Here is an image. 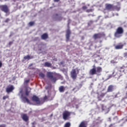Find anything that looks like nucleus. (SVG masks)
I'll list each match as a JSON object with an SVG mask.
<instances>
[{"instance_id":"f257e3e1","label":"nucleus","mask_w":127,"mask_h":127,"mask_svg":"<svg viewBox=\"0 0 127 127\" xmlns=\"http://www.w3.org/2000/svg\"><path fill=\"white\" fill-rule=\"evenodd\" d=\"M93 68L91 69L89 71L90 75H97V76H101L102 72H103V68L101 66H97L93 65Z\"/></svg>"},{"instance_id":"f03ea898","label":"nucleus","mask_w":127,"mask_h":127,"mask_svg":"<svg viewBox=\"0 0 127 127\" xmlns=\"http://www.w3.org/2000/svg\"><path fill=\"white\" fill-rule=\"evenodd\" d=\"M124 28L122 27H118L114 33V37L116 38H120L123 36V34H124Z\"/></svg>"},{"instance_id":"7ed1b4c3","label":"nucleus","mask_w":127,"mask_h":127,"mask_svg":"<svg viewBox=\"0 0 127 127\" xmlns=\"http://www.w3.org/2000/svg\"><path fill=\"white\" fill-rule=\"evenodd\" d=\"M55 74H54V72H48L47 73V77L50 79V81H51V82H52L53 83H56V81H57V80H58V79H57V77H56V76H55Z\"/></svg>"},{"instance_id":"20e7f679","label":"nucleus","mask_w":127,"mask_h":127,"mask_svg":"<svg viewBox=\"0 0 127 127\" xmlns=\"http://www.w3.org/2000/svg\"><path fill=\"white\" fill-rule=\"evenodd\" d=\"M103 37H106V34L104 33H98L94 34L93 36V38L94 40H97V39H101Z\"/></svg>"},{"instance_id":"39448f33","label":"nucleus","mask_w":127,"mask_h":127,"mask_svg":"<svg viewBox=\"0 0 127 127\" xmlns=\"http://www.w3.org/2000/svg\"><path fill=\"white\" fill-rule=\"evenodd\" d=\"M79 71H80V69H78L77 68H76L75 69H73L71 70L70 75H71V78H72V79L75 80V79H76V78H77V75H78V74H79Z\"/></svg>"},{"instance_id":"423d86ee","label":"nucleus","mask_w":127,"mask_h":127,"mask_svg":"<svg viewBox=\"0 0 127 127\" xmlns=\"http://www.w3.org/2000/svg\"><path fill=\"white\" fill-rule=\"evenodd\" d=\"M112 76L117 79H120V77L123 76V73L120 71L114 70L112 73Z\"/></svg>"},{"instance_id":"0eeeda50","label":"nucleus","mask_w":127,"mask_h":127,"mask_svg":"<svg viewBox=\"0 0 127 127\" xmlns=\"http://www.w3.org/2000/svg\"><path fill=\"white\" fill-rule=\"evenodd\" d=\"M70 116H71V112L65 111H64L63 113V118L64 121H67L70 119Z\"/></svg>"},{"instance_id":"6e6552de","label":"nucleus","mask_w":127,"mask_h":127,"mask_svg":"<svg viewBox=\"0 0 127 127\" xmlns=\"http://www.w3.org/2000/svg\"><path fill=\"white\" fill-rule=\"evenodd\" d=\"M0 9L1 11L5 12V13H8L9 12V9L8 8V6L7 5H0Z\"/></svg>"},{"instance_id":"1a4fd4ad","label":"nucleus","mask_w":127,"mask_h":127,"mask_svg":"<svg viewBox=\"0 0 127 127\" xmlns=\"http://www.w3.org/2000/svg\"><path fill=\"white\" fill-rule=\"evenodd\" d=\"M52 18L55 21H61V20L63 19V17L62 16H59V14H58V13H56L54 14Z\"/></svg>"},{"instance_id":"9d476101","label":"nucleus","mask_w":127,"mask_h":127,"mask_svg":"<svg viewBox=\"0 0 127 127\" xmlns=\"http://www.w3.org/2000/svg\"><path fill=\"white\" fill-rule=\"evenodd\" d=\"M71 37V30L70 28H68L66 30V34H65V38H66V42H68L70 41V37Z\"/></svg>"},{"instance_id":"9b49d317","label":"nucleus","mask_w":127,"mask_h":127,"mask_svg":"<svg viewBox=\"0 0 127 127\" xmlns=\"http://www.w3.org/2000/svg\"><path fill=\"white\" fill-rule=\"evenodd\" d=\"M32 101H33V102H35V103H37V105H39L40 104V99L36 95H33L32 96Z\"/></svg>"},{"instance_id":"f8f14e48","label":"nucleus","mask_w":127,"mask_h":127,"mask_svg":"<svg viewBox=\"0 0 127 127\" xmlns=\"http://www.w3.org/2000/svg\"><path fill=\"white\" fill-rule=\"evenodd\" d=\"M97 99L98 101H102L103 99H104V97L105 96H106V93H103L101 92L100 93H97Z\"/></svg>"},{"instance_id":"ddd939ff","label":"nucleus","mask_w":127,"mask_h":127,"mask_svg":"<svg viewBox=\"0 0 127 127\" xmlns=\"http://www.w3.org/2000/svg\"><path fill=\"white\" fill-rule=\"evenodd\" d=\"M105 8L107 10L114 11V5L112 4L106 3L105 4Z\"/></svg>"},{"instance_id":"4468645a","label":"nucleus","mask_w":127,"mask_h":127,"mask_svg":"<svg viewBox=\"0 0 127 127\" xmlns=\"http://www.w3.org/2000/svg\"><path fill=\"white\" fill-rule=\"evenodd\" d=\"M124 46H125V45L123 44L122 43H120L116 46H115V48L117 50H119L120 49H123L124 48Z\"/></svg>"},{"instance_id":"2eb2a0df","label":"nucleus","mask_w":127,"mask_h":127,"mask_svg":"<svg viewBox=\"0 0 127 127\" xmlns=\"http://www.w3.org/2000/svg\"><path fill=\"white\" fill-rule=\"evenodd\" d=\"M115 90V86L113 85H110L108 86L107 88V93H112V92H114Z\"/></svg>"},{"instance_id":"dca6fc26","label":"nucleus","mask_w":127,"mask_h":127,"mask_svg":"<svg viewBox=\"0 0 127 127\" xmlns=\"http://www.w3.org/2000/svg\"><path fill=\"white\" fill-rule=\"evenodd\" d=\"M49 38V37L48 34H47V33H45L41 36V38L43 40H46V39H48Z\"/></svg>"},{"instance_id":"f3484780","label":"nucleus","mask_w":127,"mask_h":127,"mask_svg":"<svg viewBox=\"0 0 127 127\" xmlns=\"http://www.w3.org/2000/svg\"><path fill=\"white\" fill-rule=\"evenodd\" d=\"M88 127V123L86 121H83L80 123L78 127Z\"/></svg>"},{"instance_id":"a211bd4d","label":"nucleus","mask_w":127,"mask_h":127,"mask_svg":"<svg viewBox=\"0 0 127 127\" xmlns=\"http://www.w3.org/2000/svg\"><path fill=\"white\" fill-rule=\"evenodd\" d=\"M14 90V87H13V85H11L9 87H7L6 89V91L7 93H10L12 92V91Z\"/></svg>"},{"instance_id":"6ab92c4d","label":"nucleus","mask_w":127,"mask_h":127,"mask_svg":"<svg viewBox=\"0 0 127 127\" xmlns=\"http://www.w3.org/2000/svg\"><path fill=\"white\" fill-rule=\"evenodd\" d=\"M21 118L22 120L24 121V122H28V121L29 120L28 116L26 114H23L21 116Z\"/></svg>"},{"instance_id":"aec40b11","label":"nucleus","mask_w":127,"mask_h":127,"mask_svg":"<svg viewBox=\"0 0 127 127\" xmlns=\"http://www.w3.org/2000/svg\"><path fill=\"white\" fill-rule=\"evenodd\" d=\"M94 57L96 58V59L94 60L95 62L96 63H98L99 62V61L101 60L102 58L100 55H96L94 56Z\"/></svg>"},{"instance_id":"412c9836","label":"nucleus","mask_w":127,"mask_h":127,"mask_svg":"<svg viewBox=\"0 0 127 127\" xmlns=\"http://www.w3.org/2000/svg\"><path fill=\"white\" fill-rule=\"evenodd\" d=\"M22 100L23 102L24 103H27V104H30V101H29V99L26 98L25 96L22 97Z\"/></svg>"},{"instance_id":"4be33fe9","label":"nucleus","mask_w":127,"mask_h":127,"mask_svg":"<svg viewBox=\"0 0 127 127\" xmlns=\"http://www.w3.org/2000/svg\"><path fill=\"white\" fill-rule=\"evenodd\" d=\"M30 92H31V88L30 87H27L25 89L26 96H29Z\"/></svg>"},{"instance_id":"5701e85b","label":"nucleus","mask_w":127,"mask_h":127,"mask_svg":"<svg viewBox=\"0 0 127 127\" xmlns=\"http://www.w3.org/2000/svg\"><path fill=\"white\" fill-rule=\"evenodd\" d=\"M24 60H30V59H33V56H30L29 55L24 57Z\"/></svg>"},{"instance_id":"b1692460","label":"nucleus","mask_w":127,"mask_h":127,"mask_svg":"<svg viewBox=\"0 0 127 127\" xmlns=\"http://www.w3.org/2000/svg\"><path fill=\"white\" fill-rule=\"evenodd\" d=\"M59 91L60 93L64 92V91H65V87L64 86H61L59 88Z\"/></svg>"},{"instance_id":"393cba45","label":"nucleus","mask_w":127,"mask_h":127,"mask_svg":"<svg viewBox=\"0 0 127 127\" xmlns=\"http://www.w3.org/2000/svg\"><path fill=\"white\" fill-rule=\"evenodd\" d=\"M121 73L123 74V73H125V66H123L122 67H120L119 69V70Z\"/></svg>"},{"instance_id":"a878e982","label":"nucleus","mask_w":127,"mask_h":127,"mask_svg":"<svg viewBox=\"0 0 127 127\" xmlns=\"http://www.w3.org/2000/svg\"><path fill=\"white\" fill-rule=\"evenodd\" d=\"M52 64L51 63H49V62H46L44 64V66L45 67H51Z\"/></svg>"},{"instance_id":"bb28decb","label":"nucleus","mask_w":127,"mask_h":127,"mask_svg":"<svg viewBox=\"0 0 127 127\" xmlns=\"http://www.w3.org/2000/svg\"><path fill=\"white\" fill-rule=\"evenodd\" d=\"M71 127V123H70L69 122H67L66 123H65L64 126V127Z\"/></svg>"},{"instance_id":"cd10ccee","label":"nucleus","mask_w":127,"mask_h":127,"mask_svg":"<svg viewBox=\"0 0 127 127\" xmlns=\"http://www.w3.org/2000/svg\"><path fill=\"white\" fill-rule=\"evenodd\" d=\"M120 8H121L120 7H119L117 5L114 6V10H115V9H116V10L119 11V10H120Z\"/></svg>"},{"instance_id":"c85d7f7f","label":"nucleus","mask_w":127,"mask_h":127,"mask_svg":"<svg viewBox=\"0 0 127 127\" xmlns=\"http://www.w3.org/2000/svg\"><path fill=\"white\" fill-rule=\"evenodd\" d=\"M35 24L34 21H31L29 23V26H33V25Z\"/></svg>"},{"instance_id":"c756f323","label":"nucleus","mask_w":127,"mask_h":127,"mask_svg":"<svg viewBox=\"0 0 127 127\" xmlns=\"http://www.w3.org/2000/svg\"><path fill=\"white\" fill-rule=\"evenodd\" d=\"M39 76L41 77V78H44L45 77V74L42 72H41L39 74Z\"/></svg>"},{"instance_id":"7c9ffc66","label":"nucleus","mask_w":127,"mask_h":127,"mask_svg":"<svg viewBox=\"0 0 127 127\" xmlns=\"http://www.w3.org/2000/svg\"><path fill=\"white\" fill-rule=\"evenodd\" d=\"M102 111H106L107 107L105 106L104 105H101Z\"/></svg>"},{"instance_id":"2f4dec72","label":"nucleus","mask_w":127,"mask_h":127,"mask_svg":"<svg viewBox=\"0 0 127 127\" xmlns=\"http://www.w3.org/2000/svg\"><path fill=\"white\" fill-rule=\"evenodd\" d=\"M92 24H93V21L92 20H90L88 22V25L89 26H91V25H92Z\"/></svg>"},{"instance_id":"473e14b6","label":"nucleus","mask_w":127,"mask_h":127,"mask_svg":"<svg viewBox=\"0 0 127 127\" xmlns=\"http://www.w3.org/2000/svg\"><path fill=\"white\" fill-rule=\"evenodd\" d=\"M93 9H87L86 10V12H88V13H89V12H93Z\"/></svg>"},{"instance_id":"72a5a7b5","label":"nucleus","mask_w":127,"mask_h":127,"mask_svg":"<svg viewBox=\"0 0 127 127\" xmlns=\"http://www.w3.org/2000/svg\"><path fill=\"white\" fill-rule=\"evenodd\" d=\"M8 98H9V96H8V95H6V96H4L3 97L2 99L3 100H6V99H8Z\"/></svg>"},{"instance_id":"f704fd0d","label":"nucleus","mask_w":127,"mask_h":127,"mask_svg":"<svg viewBox=\"0 0 127 127\" xmlns=\"http://www.w3.org/2000/svg\"><path fill=\"white\" fill-rule=\"evenodd\" d=\"M83 10H86V9H87V8H88V7H87V6L86 5H84V6H83L82 7Z\"/></svg>"},{"instance_id":"c9c22d12","label":"nucleus","mask_w":127,"mask_h":127,"mask_svg":"<svg viewBox=\"0 0 127 127\" xmlns=\"http://www.w3.org/2000/svg\"><path fill=\"white\" fill-rule=\"evenodd\" d=\"M30 81V79L26 80L24 81V83L28 84V83H29Z\"/></svg>"},{"instance_id":"e433bc0d","label":"nucleus","mask_w":127,"mask_h":127,"mask_svg":"<svg viewBox=\"0 0 127 127\" xmlns=\"http://www.w3.org/2000/svg\"><path fill=\"white\" fill-rule=\"evenodd\" d=\"M124 73H127V66H124Z\"/></svg>"},{"instance_id":"4c0bfd02","label":"nucleus","mask_w":127,"mask_h":127,"mask_svg":"<svg viewBox=\"0 0 127 127\" xmlns=\"http://www.w3.org/2000/svg\"><path fill=\"white\" fill-rule=\"evenodd\" d=\"M10 20V19H9V18H6L5 21L4 22L7 23V22H9V21Z\"/></svg>"},{"instance_id":"58836bf2","label":"nucleus","mask_w":127,"mask_h":127,"mask_svg":"<svg viewBox=\"0 0 127 127\" xmlns=\"http://www.w3.org/2000/svg\"><path fill=\"white\" fill-rule=\"evenodd\" d=\"M124 58H127V52L124 53Z\"/></svg>"},{"instance_id":"ea45409f","label":"nucleus","mask_w":127,"mask_h":127,"mask_svg":"<svg viewBox=\"0 0 127 127\" xmlns=\"http://www.w3.org/2000/svg\"><path fill=\"white\" fill-rule=\"evenodd\" d=\"M13 43V41H10L8 43V45L10 46V45H12Z\"/></svg>"},{"instance_id":"a19ab883","label":"nucleus","mask_w":127,"mask_h":127,"mask_svg":"<svg viewBox=\"0 0 127 127\" xmlns=\"http://www.w3.org/2000/svg\"><path fill=\"white\" fill-rule=\"evenodd\" d=\"M60 64L61 65H64V64H65V62L64 61L61 62Z\"/></svg>"},{"instance_id":"79ce46f5","label":"nucleus","mask_w":127,"mask_h":127,"mask_svg":"<svg viewBox=\"0 0 127 127\" xmlns=\"http://www.w3.org/2000/svg\"><path fill=\"white\" fill-rule=\"evenodd\" d=\"M48 99V97H47V96H45L44 97V100H46Z\"/></svg>"},{"instance_id":"37998d69","label":"nucleus","mask_w":127,"mask_h":127,"mask_svg":"<svg viewBox=\"0 0 127 127\" xmlns=\"http://www.w3.org/2000/svg\"><path fill=\"white\" fill-rule=\"evenodd\" d=\"M2 66V63H1V61H0V68H1Z\"/></svg>"},{"instance_id":"c03bdc74","label":"nucleus","mask_w":127,"mask_h":127,"mask_svg":"<svg viewBox=\"0 0 127 127\" xmlns=\"http://www.w3.org/2000/svg\"><path fill=\"white\" fill-rule=\"evenodd\" d=\"M6 127L5 125H0V127Z\"/></svg>"},{"instance_id":"a18cd8bd","label":"nucleus","mask_w":127,"mask_h":127,"mask_svg":"<svg viewBox=\"0 0 127 127\" xmlns=\"http://www.w3.org/2000/svg\"><path fill=\"white\" fill-rule=\"evenodd\" d=\"M84 39H85V37L84 36H81V40H84Z\"/></svg>"},{"instance_id":"49530a36","label":"nucleus","mask_w":127,"mask_h":127,"mask_svg":"<svg viewBox=\"0 0 127 127\" xmlns=\"http://www.w3.org/2000/svg\"><path fill=\"white\" fill-rule=\"evenodd\" d=\"M55 2H58L60 0H54Z\"/></svg>"},{"instance_id":"de8ad7c7","label":"nucleus","mask_w":127,"mask_h":127,"mask_svg":"<svg viewBox=\"0 0 127 127\" xmlns=\"http://www.w3.org/2000/svg\"><path fill=\"white\" fill-rule=\"evenodd\" d=\"M108 120H109V122H112V120H111V118H109Z\"/></svg>"},{"instance_id":"09e8293b","label":"nucleus","mask_w":127,"mask_h":127,"mask_svg":"<svg viewBox=\"0 0 127 127\" xmlns=\"http://www.w3.org/2000/svg\"><path fill=\"white\" fill-rule=\"evenodd\" d=\"M110 127H113V124H111L110 126H109Z\"/></svg>"},{"instance_id":"8fccbe9b","label":"nucleus","mask_w":127,"mask_h":127,"mask_svg":"<svg viewBox=\"0 0 127 127\" xmlns=\"http://www.w3.org/2000/svg\"><path fill=\"white\" fill-rule=\"evenodd\" d=\"M53 116V114H52L50 117H52Z\"/></svg>"},{"instance_id":"3c124183","label":"nucleus","mask_w":127,"mask_h":127,"mask_svg":"<svg viewBox=\"0 0 127 127\" xmlns=\"http://www.w3.org/2000/svg\"><path fill=\"white\" fill-rule=\"evenodd\" d=\"M11 37V35H9V37Z\"/></svg>"},{"instance_id":"603ef678","label":"nucleus","mask_w":127,"mask_h":127,"mask_svg":"<svg viewBox=\"0 0 127 127\" xmlns=\"http://www.w3.org/2000/svg\"><path fill=\"white\" fill-rule=\"evenodd\" d=\"M33 127H35V126H33Z\"/></svg>"}]
</instances>
